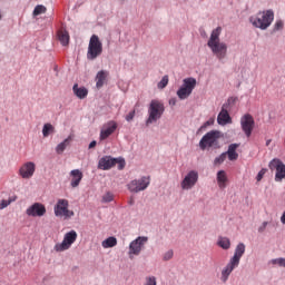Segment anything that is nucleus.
Returning a JSON list of instances; mask_svg holds the SVG:
<instances>
[{
	"label": "nucleus",
	"mask_w": 285,
	"mask_h": 285,
	"mask_svg": "<svg viewBox=\"0 0 285 285\" xmlns=\"http://www.w3.org/2000/svg\"><path fill=\"white\" fill-rule=\"evenodd\" d=\"M220 36L222 27H217L212 31L209 40L207 41L208 48H210L213 55L219 60L226 59V55H228V46L219 40Z\"/></svg>",
	"instance_id": "1"
},
{
	"label": "nucleus",
	"mask_w": 285,
	"mask_h": 285,
	"mask_svg": "<svg viewBox=\"0 0 285 285\" xmlns=\"http://www.w3.org/2000/svg\"><path fill=\"white\" fill-rule=\"evenodd\" d=\"M273 21H275V12L271 9L259 11L256 16L249 18V22L254 28H259V30H267Z\"/></svg>",
	"instance_id": "2"
},
{
	"label": "nucleus",
	"mask_w": 285,
	"mask_h": 285,
	"mask_svg": "<svg viewBox=\"0 0 285 285\" xmlns=\"http://www.w3.org/2000/svg\"><path fill=\"white\" fill-rule=\"evenodd\" d=\"M166 110V107L164 106V102L154 99L150 101L149 108H148V119L146 120V126H150V124H155L161 119L164 112Z\"/></svg>",
	"instance_id": "3"
},
{
	"label": "nucleus",
	"mask_w": 285,
	"mask_h": 285,
	"mask_svg": "<svg viewBox=\"0 0 285 285\" xmlns=\"http://www.w3.org/2000/svg\"><path fill=\"white\" fill-rule=\"evenodd\" d=\"M219 139H222V132L217 130L208 131L199 141V148L206 150V148H219Z\"/></svg>",
	"instance_id": "4"
},
{
	"label": "nucleus",
	"mask_w": 285,
	"mask_h": 285,
	"mask_svg": "<svg viewBox=\"0 0 285 285\" xmlns=\"http://www.w3.org/2000/svg\"><path fill=\"white\" fill-rule=\"evenodd\" d=\"M101 52H104V43L99 40V36L92 35L89 40L87 59L89 61H95L97 57H100Z\"/></svg>",
	"instance_id": "5"
},
{
	"label": "nucleus",
	"mask_w": 285,
	"mask_h": 285,
	"mask_svg": "<svg viewBox=\"0 0 285 285\" xmlns=\"http://www.w3.org/2000/svg\"><path fill=\"white\" fill-rule=\"evenodd\" d=\"M118 164V170H124L126 168V160L122 158H112L110 156H105L100 158L98 163L99 170H110V168H114V166H117Z\"/></svg>",
	"instance_id": "6"
},
{
	"label": "nucleus",
	"mask_w": 285,
	"mask_h": 285,
	"mask_svg": "<svg viewBox=\"0 0 285 285\" xmlns=\"http://www.w3.org/2000/svg\"><path fill=\"white\" fill-rule=\"evenodd\" d=\"M197 86V80L195 78H185L183 80V86L177 90L178 99H188L189 95H193V90Z\"/></svg>",
	"instance_id": "7"
},
{
	"label": "nucleus",
	"mask_w": 285,
	"mask_h": 285,
	"mask_svg": "<svg viewBox=\"0 0 285 285\" xmlns=\"http://www.w3.org/2000/svg\"><path fill=\"white\" fill-rule=\"evenodd\" d=\"M77 232L76 230H70L67 234H65L63 240L61 243H57L53 247V250L56 253H63V250H68L75 242H77Z\"/></svg>",
	"instance_id": "8"
},
{
	"label": "nucleus",
	"mask_w": 285,
	"mask_h": 285,
	"mask_svg": "<svg viewBox=\"0 0 285 285\" xmlns=\"http://www.w3.org/2000/svg\"><path fill=\"white\" fill-rule=\"evenodd\" d=\"M70 204L67 199H59L53 208L56 217H65V219H70L75 217V212L68 209Z\"/></svg>",
	"instance_id": "9"
},
{
	"label": "nucleus",
	"mask_w": 285,
	"mask_h": 285,
	"mask_svg": "<svg viewBox=\"0 0 285 285\" xmlns=\"http://www.w3.org/2000/svg\"><path fill=\"white\" fill-rule=\"evenodd\" d=\"M150 186V176H142L140 179L131 180L128 184V190L130 193H141V190H146Z\"/></svg>",
	"instance_id": "10"
},
{
	"label": "nucleus",
	"mask_w": 285,
	"mask_h": 285,
	"mask_svg": "<svg viewBox=\"0 0 285 285\" xmlns=\"http://www.w3.org/2000/svg\"><path fill=\"white\" fill-rule=\"evenodd\" d=\"M146 244H148V237L139 236L132 240L129 245V255H141Z\"/></svg>",
	"instance_id": "11"
},
{
	"label": "nucleus",
	"mask_w": 285,
	"mask_h": 285,
	"mask_svg": "<svg viewBox=\"0 0 285 285\" xmlns=\"http://www.w3.org/2000/svg\"><path fill=\"white\" fill-rule=\"evenodd\" d=\"M197 181H199V174L195 170H191L185 176L180 183V186L183 190H190L197 184Z\"/></svg>",
	"instance_id": "12"
},
{
	"label": "nucleus",
	"mask_w": 285,
	"mask_h": 285,
	"mask_svg": "<svg viewBox=\"0 0 285 285\" xmlns=\"http://www.w3.org/2000/svg\"><path fill=\"white\" fill-rule=\"evenodd\" d=\"M240 126L246 137H250V135H253V129L255 128V119L250 114H246L240 119Z\"/></svg>",
	"instance_id": "13"
},
{
	"label": "nucleus",
	"mask_w": 285,
	"mask_h": 285,
	"mask_svg": "<svg viewBox=\"0 0 285 285\" xmlns=\"http://www.w3.org/2000/svg\"><path fill=\"white\" fill-rule=\"evenodd\" d=\"M35 170H37V165L32 161H28L20 167L19 175L22 179H30L35 175Z\"/></svg>",
	"instance_id": "14"
},
{
	"label": "nucleus",
	"mask_w": 285,
	"mask_h": 285,
	"mask_svg": "<svg viewBox=\"0 0 285 285\" xmlns=\"http://www.w3.org/2000/svg\"><path fill=\"white\" fill-rule=\"evenodd\" d=\"M217 124L219 126H226L228 124H233V118H230V114H228V104H224L222 106V110L217 117Z\"/></svg>",
	"instance_id": "15"
},
{
	"label": "nucleus",
	"mask_w": 285,
	"mask_h": 285,
	"mask_svg": "<svg viewBox=\"0 0 285 285\" xmlns=\"http://www.w3.org/2000/svg\"><path fill=\"white\" fill-rule=\"evenodd\" d=\"M26 213L29 217H43V215H46V206L40 203H35Z\"/></svg>",
	"instance_id": "16"
},
{
	"label": "nucleus",
	"mask_w": 285,
	"mask_h": 285,
	"mask_svg": "<svg viewBox=\"0 0 285 285\" xmlns=\"http://www.w3.org/2000/svg\"><path fill=\"white\" fill-rule=\"evenodd\" d=\"M237 266H239L237 263L229 261V263L224 267L220 274V282H223V284H226V282H228V277H230V273H233V271H235Z\"/></svg>",
	"instance_id": "17"
},
{
	"label": "nucleus",
	"mask_w": 285,
	"mask_h": 285,
	"mask_svg": "<svg viewBox=\"0 0 285 285\" xmlns=\"http://www.w3.org/2000/svg\"><path fill=\"white\" fill-rule=\"evenodd\" d=\"M115 130H117V124L115 122V120L107 122V127L105 129H101L100 131V141H104V139H108V137H110V135H112Z\"/></svg>",
	"instance_id": "18"
},
{
	"label": "nucleus",
	"mask_w": 285,
	"mask_h": 285,
	"mask_svg": "<svg viewBox=\"0 0 285 285\" xmlns=\"http://www.w3.org/2000/svg\"><path fill=\"white\" fill-rule=\"evenodd\" d=\"M70 177H71V181H70L71 188H77L81 184V179H83V173H81V170L79 169H73L70 171Z\"/></svg>",
	"instance_id": "19"
},
{
	"label": "nucleus",
	"mask_w": 285,
	"mask_h": 285,
	"mask_svg": "<svg viewBox=\"0 0 285 285\" xmlns=\"http://www.w3.org/2000/svg\"><path fill=\"white\" fill-rule=\"evenodd\" d=\"M244 253H246V245L244 243H239L236 248L234 256L230 258L234 264H238L242 261V257H244Z\"/></svg>",
	"instance_id": "20"
},
{
	"label": "nucleus",
	"mask_w": 285,
	"mask_h": 285,
	"mask_svg": "<svg viewBox=\"0 0 285 285\" xmlns=\"http://www.w3.org/2000/svg\"><path fill=\"white\" fill-rule=\"evenodd\" d=\"M110 76V72L106 70H100L96 75V88L100 90V88H104L106 81H108V77Z\"/></svg>",
	"instance_id": "21"
},
{
	"label": "nucleus",
	"mask_w": 285,
	"mask_h": 285,
	"mask_svg": "<svg viewBox=\"0 0 285 285\" xmlns=\"http://www.w3.org/2000/svg\"><path fill=\"white\" fill-rule=\"evenodd\" d=\"M239 144H232L228 146V150L225 153L226 157H228L229 161H237L239 158V154H237V148Z\"/></svg>",
	"instance_id": "22"
},
{
	"label": "nucleus",
	"mask_w": 285,
	"mask_h": 285,
	"mask_svg": "<svg viewBox=\"0 0 285 285\" xmlns=\"http://www.w3.org/2000/svg\"><path fill=\"white\" fill-rule=\"evenodd\" d=\"M72 91L78 99H86L88 97V89L86 87H79L78 83L73 85Z\"/></svg>",
	"instance_id": "23"
},
{
	"label": "nucleus",
	"mask_w": 285,
	"mask_h": 285,
	"mask_svg": "<svg viewBox=\"0 0 285 285\" xmlns=\"http://www.w3.org/2000/svg\"><path fill=\"white\" fill-rule=\"evenodd\" d=\"M217 184L222 190L226 188V184H228V176L226 175L225 170H219L217 173Z\"/></svg>",
	"instance_id": "24"
},
{
	"label": "nucleus",
	"mask_w": 285,
	"mask_h": 285,
	"mask_svg": "<svg viewBox=\"0 0 285 285\" xmlns=\"http://www.w3.org/2000/svg\"><path fill=\"white\" fill-rule=\"evenodd\" d=\"M58 39L62 46L70 43V35L66 30L58 31Z\"/></svg>",
	"instance_id": "25"
},
{
	"label": "nucleus",
	"mask_w": 285,
	"mask_h": 285,
	"mask_svg": "<svg viewBox=\"0 0 285 285\" xmlns=\"http://www.w3.org/2000/svg\"><path fill=\"white\" fill-rule=\"evenodd\" d=\"M285 164H284V161H282V159H279V158H274V159H272L271 161H269V164H268V168H269V170H276V173H277V170L278 169H281L283 166H284Z\"/></svg>",
	"instance_id": "26"
},
{
	"label": "nucleus",
	"mask_w": 285,
	"mask_h": 285,
	"mask_svg": "<svg viewBox=\"0 0 285 285\" xmlns=\"http://www.w3.org/2000/svg\"><path fill=\"white\" fill-rule=\"evenodd\" d=\"M117 245V238L114 236L108 237L101 243L102 248H115Z\"/></svg>",
	"instance_id": "27"
},
{
	"label": "nucleus",
	"mask_w": 285,
	"mask_h": 285,
	"mask_svg": "<svg viewBox=\"0 0 285 285\" xmlns=\"http://www.w3.org/2000/svg\"><path fill=\"white\" fill-rule=\"evenodd\" d=\"M218 246L224 250H228L230 248V239L228 237H219L218 238Z\"/></svg>",
	"instance_id": "28"
},
{
	"label": "nucleus",
	"mask_w": 285,
	"mask_h": 285,
	"mask_svg": "<svg viewBox=\"0 0 285 285\" xmlns=\"http://www.w3.org/2000/svg\"><path fill=\"white\" fill-rule=\"evenodd\" d=\"M70 144V138H66L62 142H60L57 147H56V153L58 155L63 154V150H66V148H68V145Z\"/></svg>",
	"instance_id": "29"
},
{
	"label": "nucleus",
	"mask_w": 285,
	"mask_h": 285,
	"mask_svg": "<svg viewBox=\"0 0 285 285\" xmlns=\"http://www.w3.org/2000/svg\"><path fill=\"white\" fill-rule=\"evenodd\" d=\"M274 179L277 183L284 181V179H285V165L282 166L278 170H276Z\"/></svg>",
	"instance_id": "30"
},
{
	"label": "nucleus",
	"mask_w": 285,
	"mask_h": 285,
	"mask_svg": "<svg viewBox=\"0 0 285 285\" xmlns=\"http://www.w3.org/2000/svg\"><path fill=\"white\" fill-rule=\"evenodd\" d=\"M52 132H55V126H52L51 124H45L42 128L43 137H49Z\"/></svg>",
	"instance_id": "31"
},
{
	"label": "nucleus",
	"mask_w": 285,
	"mask_h": 285,
	"mask_svg": "<svg viewBox=\"0 0 285 285\" xmlns=\"http://www.w3.org/2000/svg\"><path fill=\"white\" fill-rule=\"evenodd\" d=\"M48 9L43 4H38L33 9V17H39V14H46Z\"/></svg>",
	"instance_id": "32"
},
{
	"label": "nucleus",
	"mask_w": 285,
	"mask_h": 285,
	"mask_svg": "<svg viewBox=\"0 0 285 285\" xmlns=\"http://www.w3.org/2000/svg\"><path fill=\"white\" fill-rule=\"evenodd\" d=\"M271 264L279 266L281 268H285V258L284 257L274 258L271 261Z\"/></svg>",
	"instance_id": "33"
},
{
	"label": "nucleus",
	"mask_w": 285,
	"mask_h": 285,
	"mask_svg": "<svg viewBox=\"0 0 285 285\" xmlns=\"http://www.w3.org/2000/svg\"><path fill=\"white\" fill-rule=\"evenodd\" d=\"M115 199V195H112V193L107 191L104 196H102V202L105 204H110V202H112Z\"/></svg>",
	"instance_id": "34"
},
{
	"label": "nucleus",
	"mask_w": 285,
	"mask_h": 285,
	"mask_svg": "<svg viewBox=\"0 0 285 285\" xmlns=\"http://www.w3.org/2000/svg\"><path fill=\"white\" fill-rule=\"evenodd\" d=\"M226 154L223 153L219 157H216L214 160L215 166H219L222 164H224V161H226Z\"/></svg>",
	"instance_id": "35"
},
{
	"label": "nucleus",
	"mask_w": 285,
	"mask_h": 285,
	"mask_svg": "<svg viewBox=\"0 0 285 285\" xmlns=\"http://www.w3.org/2000/svg\"><path fill=\"white\" fill-rule=\"evenodd\" d=\"M144 285H157V277H155V276H147L145 278Z\"/></svg>",
	"instance_id": "36"
},
{
	"label": "nucleus",
	"mask_w": 285,
	"mask_h": 285,
	"mask_svg": "<svg viewBox=\"0 0 285 285\" xmlns=\"http://www.w3.org/2000/svg\"><path fill=\"white\" fill-rule=\"evenodd\" d=\"M168 86V76H164L163 79L158 82V88L164 90Z\"/></svg>",
	"instance_id": "37"
},
{
	"label": "nucleus",
	"mask_w": 285,
	"mask_h": 285,
	"mask_svg": "<svg viewBox=\"0 0 285 285\" xmlns=\"http://www.w3.org/2000/svg\"><path fill=\"white\" fill-rule=\"evenodd\" d=\"M279 30H284V21H282V20H277L275 22L274 29H273L274 32H277Z\"/></svg>",
	"instance_id": "38"
},
{
	"label": "nucleus",
	"mask_w": 285,
	"mask_h": 285,
	"mask_svg": "<svg viewBox=\"0 0 285 285\" xmlns=\"http://www.w3.org/2000/svg\"><path fill=\"white\" fill-rule=\"evenodd\" d=\"M174 255L175 253L173 252V249L167 250L163 256L164 262H170Z\"/></svg>",
	"instance_id": "39"
},
{
	"label": "nucleus",
	"mask_w": 285,
	"mask_h": 285,
	"mask_svg": "<svg viewBox=\"0 0 285 285\" xmlns=\"http://www.w3.org/2000/svg\"><path fill=\"white\" fill-rule=\"evenodd\" d=\"M266 173H268V169H266V168H263L262 170H259L256 176V181H262V179H264V175H266Z\"/></svg>",
	"instance_id": "40"
},
{
	"label": "nucleus",
	"mask_w": 285,
	"mask_h": 285,
	"mask_svg": "<svg viewBox=\"0 0 285 285\" xmlns=\"http://www.w3.org/2000/svg\"><path fill=\"white\" fill-rule=\"evenodd\" d=\"M10 204H12V200H1L0 203V210H3V208H8V206H10Z\"/></svg>",
	"instance_id": "41"
},
{
	"label": "nucleus",
	"mask_w": 285,
	"mask_h": 285,
	"mask_svg": "<svg viewBox=\"0 0 285 285\" xmlns=\"http://www.w3.org/2000/svg\"><path fill=\"white\" fill-rule=\"evenodd\" d=\"M132 119H135V110L130 111V112L126 116V121H132Z\"/></svg>",
	"instance_id": "42"
},
{
	"label": "nucleus",
	"mask_w": 285,
	"mask_h": 285,
	"mask_svg": "<svg viewBox=\"0 0 285 285\" xmlns=\"http://www.w3.org/2000/svg\"><path fill=\"white\" fill-rule=\"evenodd\" d=\"M266 226H268V222H264L262 226L258 228V233H264L266 230Z\"/></svg>",
	"instance_id": "43"
},
{
	"label": "nucleus",
	"mask_w": 285,
	"mask_h": 285,
	"mask_svg": "<svg viewBox=\"0 0 285 285\" xmlns=\"http://www.w3.org/2000/svg\"><path fill=\"white\" fill-rule=\"evenodd\" d=\"M169 106H177V98H170Z\"/></svg>",
	"instance_id": "44"
},
{
	"label": "nucleus",
	"mask_w": 285,
	"mask_h": 285,
	"mask_svg": "<svg viewBox=\"0 0 285 285\" xmlns=\"http://www.w3.org/2000/svg\"><path fill=\"white\" fill-rule=\"evenodd\" d=\"M215 122V120L214 119H212V120H208V121H206L205 122V126H213V124Z\"/></svg>",
	"instance_id": "45"
},
{
	"label": "nucleus",
	"mask_w": 285,
	"mask_h": 285,
	"mask_svg": "<svg viewBox=\"0 0 285 285\" xmlns=\"http://www.w3.org/2000/svg\"><path fill=\"white\" fill-rule=\"evenodd\" d=\"M95 146H97V141L92 140V141L89 144V148H95Z\"/></svg>",
	"instance_id": "46"
},
{
	"label": "nucleus",
	"mask_w": 285,
	"mask_h": 285,
	"mask_svg": "<svg viewBox=\"0 0 285 285\" xmlns=\"http://www.w3.org/2000/svg\"><path fill=\"white\" fill-rule=\"evenodd\" d=\"M129 204H130V205H134V204H135V199L131 198L130 202H129Z\"/></svg>",
	"instance_id": "47"
},
{
	"label": "nucleus",
	"mask_w": 285,
	"mask_h": 285,
	"mask_svg": "<svg viewBox=\"0 0 285 285\" xmlns=\"http://www.w3.org/2000/svg\"><path fill=\"white\" fill-rule=\"evenodd\" d=\"M266 146H271V139L266 141Z\"/></svg>",
	"instance_id": "48"
}]
</instances>
